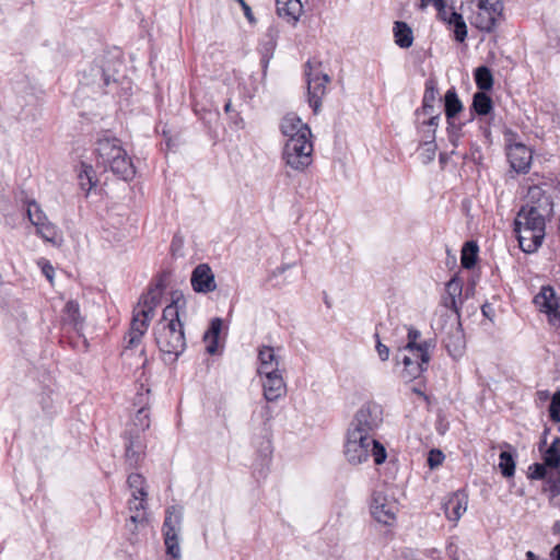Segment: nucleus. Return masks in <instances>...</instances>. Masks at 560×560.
Masks as SVG:
<instances>
[{"label":"nucleus","mask_w":560,"mask_h":560,"mask_svg":"<svg viewBox=\"0 0 560 560\" xmlns=\"http://www.w3.org/2000/svg\"><path fill=\"white\" fill-rule=\"evenodd\" d=\"M320 68L322 65L317 61H308L306 63L307 96L314 113L318 112L322 98L326 94L327 84L330 81L328 74L324 73Z\"/></svg>","instance_id":"nucleus-7"},{"label":"nucleus","mask_w":560,"mask_h":560,"mask_svg":"<svg viewBox=\"0 0 560 560\" xmlns=\"http://www.w3.org/2000/svg\"><path fill=\"white\" fill-rule=\"evenodd\" d=\"M445 114L447 120H452L463 109L462 102L459 101L454 89L448 90L445 93Z\"/></svg>","instance_id":"nucleus-34"},{"label":"nucleus","mask_w":560,"mask_h":560,"mask_svg":"<svg viewBox=\"0 0 560 560\" xmlns=\"http://www.w3.org/2000/svg\"><path fill=\"white\" fill-rule=\"evenodd\" d=\"M383 422L382 407L375 402L363 405L354 415L348 431L365 438H373V433Z\"/></svg>","instance_id":"nucleus-6"},{"label":"nucleus","mask_w":560,"mask_h":560,"mask_svg":"<svg viewBox=\"0 0 560 560\" xmlns=\"http://www.w3.org/2000/svg\"><path fill=\"white\" fill-rule=\"evenodd\" d=\"M135 424L139 427L141 431H144L150 428V417L149 411L144 406H142L135 416Z\"/></svg>","instance_id":"nucleus-43"},{"label":"nucleus","mask_w":560,"mask_h":560,"mask_svg":"<svg viewBox=\"0 0 560 560\" xmlns=\"http://www.w3.org/2000/svg\"><path fill=\"white\" fill-rule=\"evenodd\" d=\"M481 311L486 317H488L489 319H492V317H491L492 307L490 304H488V303L483 304L481 307Z\"/></svg>","instance_id":"nucleus-58"},{"label":"nucleus","mask_w":560,"mask_h":560,"mask_svg":"<svg viewBox=\"0 0 560 560\" xmlns=\"http://www.w3.org/2000/svg\"><path fill=\"white\" fill-rule=\"evenodd\" d=\"M370 456H373L374 463L376 465L383 464L387 457L385 447L383 446V444H381L374 438H373V443H371V447H370Z\"/></svg>","instance_id":"nucleus-42"},{"label":"nucleus","mask_w":560,"mask_h":560,"mask_svg":"<svg viewBox=\"0 0 560 560\" xmlns=\"http://www.w3.org/2000/svg\"><path fill=\"white\" fill-rule=\"evenodd\" d=\"M242 9L244 11V14L245 16L248 19L249 22H253L254 21V16H253V13H252V9L245 2L243 5H242Z\"/></svg>","instance_id":"nucleus-57"},{"label":"nucleus","mask_w":560,"mask_h":560,"mask_svg":"<svg viewBox=\"0 0 560 560\" xmlns=\"http://www.w3.org/2000/svg\"><path fill=\"white\" fill-rule=\"evenodd\" d=\"M506 155L511 167L515 172H528L533 160V153L529 148L523 143H514L508 148Z\"/></svg>","instance_id":"nucleus-15"},{"label":"nucleus","mask_w":560,"mask_h":560,"mask_svg":"<svg viewBox=\"0 0 560 560\" xmlns=\"http://www.w3.org/2000/svg\"><path fill=\"white\" fill-rule=\"evenodd\" d=\"M371 443L373 438L348 431L343 450L347 462L354 466L366 462L370 457Z\"/></svg>","instance_id":"nucleus-10"},{"label":"nucleus","mask_w":560,"mask_h":560,"mask_svg":"<svg viewBox=\"0 0 560 560\" xmlns=\"http://www.w3.org/2000/svg\"><path fill=\"white\" fill-rule=\"evenodd\" d=\"M432 5L438 11V18L448 24L450 13L454 10L448 9L444 0H432Z\"/></svg>","instance_id":"nucleus-44"},{"label":"nucleus","mask_w":560,"mask_h":560,"mask_svg":"<svg viewBox=\"0 0 560 560\" xmlns=\"http://www.w3.org/2000/svg\"><path fill=\"white\" fill-rule=\"evenodd\" d=\"M396 361L404 364L402 376L407 381L419 377L427 371L429 364V362H423L422 359L417 358L415 353L404 352V349L398 350Z\"/></svg>","instance_id":"nucleus-16"},{"label":"nucleus","mask_w":560,"mask_h":560,"mask_svg":"<svg viewBox=\"0 0 560 560\" xmlns=\"http://www.w3.org/2000/svg\"><path fill=\"white\" fill-rule=\"evenodd\" d=\"M549 217L522 206L514 221V232L524 253H534L541 246Z\"/></svg>","instance_id":"nucleus-3"},{"label":"nucleus","mask_w":560,"mask_h":560,"mask_svg":"<svg viewBox=\"0 0 560 560\" xmlns=\"http://www.w3.org/2000/svg\"><path fill=\"white\" fill-rule=\"evenodd\" d=\"M550 556L552 560H560V544L553 547Z\"/></svg>","instance_id":"nucleus-60"},{"label":"nucleus","mask_w":560,"mask_h":560,"mask_svg":"<svg viewBox=\"0 0 560 560\" xmlns=\"http://www.w3.org/2000/svg\"><path fill=\"white\" fill-rule=\"evenodd\" d=\"M261 418L265 420V423L269 422L272 419V409L265 405L261 409Z\"/></svg>","instance_id":"nucleus-56"},{"label":"nucleus","mask_w":560,"mask_h":560,"mask_svg":"<svg viewBox=\"0 0 560 560\" xmlns=\"http://www.w3.org/2000/svg\"><path fill=\"white\" fill-rule=\"evenodd\" d=\"M549 491L551 492L552 497L560 495V471L558 472V479L556 480H549Z\"/></svg>","instance_id":"nucleus-54"},{"label":"nucleus","mask_w":560,"mask_h":560,"mask_svg":"<svg viewBox=\"0 0 560 560\" xmlns=\"http://www.w3.org/2000/svg\"><path fill=\"white\" fill-rule=\"evenodd\" d=\"M395 43L400 48H409L413 43V34L411 27L401 21H396L393 27Z\"/></svg>","instance_id":"nucleus-29"},{"label":"nucleus","mask_w":560,"mask_h":560,"mask_svg":"<svg viewBox=\"0 0 560 560\" xmlns=\"http://www.w3.org/2000/svg\"><path fill=\"white\" fill-rule=\"evenodd\" d=\"M258 374L279 371L280 358L272 347H261L258 351Z\"/></svg>","instance_id":"nucleus-24"},{"label":"nucleus","mask_w":560,"mask_h":560,"mask_svg":"<svg viewBox=\"0 0 560 560\" xmlns=\"http://www.w3.org/2000/svg\"><path fill=\"white\" fill-rule=\"evenodd\" d=\"M190 282L198 293H209L217 289L214 275L207 264H200L192 270Z\"/></svg>","instance_id":"nucleus-17"},{"label":"nucleus","mask_w":560,"mask_h":560,"mask_svg":"<svg viewBox=\"0 0 560 560\" xmlns=\"http://www.w3.org/2000/svg\"><path fill=\"white\" fill-rule=\"evenodd\" d=\"M454 338H455V341L453 343L451 342V339L446 342V348H447L448 352L455 357L457 354H460V352H462V349L464 347V338H463L460 331H457V334Z\"/></svg>","instance_id":"nucleus-46"},{"label":"nucleus","mask_w":560,"mask_h":560,"mask_svg":"<svg viewBox=\"0 0 560 560\" xmlns=\"http://www.w3.org/2000/svg\"><path fill=\"white\" fill-rule=\"evenodd\" d=\"M95 152L98 163L105 170H109L122 180H131L136 175V168L131 159L121 145V141L115 136L104 132L96 141Z\"/></svg>","instance_id":"nucleus-2"},{"label":"nucleus","mask_w":560,"mask_h":560,"mask_svg":"<svg viewBox=\"0 0 560 560\" xmlns=\"http://www.w3.org/2000/svg\"><path fill=\"white\" fill-rule=\"evenodd\" d=\"M424 145H425V149L423 152V158H424L423 162L430 163L431 161L434 160L436 144L434 143V140L431 139V140L425 141Z\"/></svg>","instance_id":"nucleus-52"},{"label":"nucleus","mask_w":560,"mask_h":560,"mask_svg":"<svg viewBox=\"0 0 560 560\" xmlns=\"http://www.w3.org/2000/svg\"><path fill=\"white\" fill-rule=\"evenodd\" d=\"M164 289L165 283L163 279H159L149 288L148 292L141 296L137 306L145 312L150 310V314L155 315V308L161 303Z\"/></svg>","instance_id":"nucleus-22"},{"label":"nucleus","mask_w":560,"mask_h":560,"mask_svg":"<svg viewBox=\"0 0 560 560\" xmlns=\"http://www.w3.org/2000/svg\"><path fill=\"white\" fill-rule=\"evenodd\" d=\"M262 377L264 397L267 401H276L287 393V386L280 371L259 374Z\"/></svg>","instance_id":"nucleus-14"},{"label":"nucleus","mask_w":560,"mask_h":560,"mask_svg":"<svg viewBox=\"0 0 560 560\" xmlns=\"http://www.w3.org/2000/svg\"><path fill=\"white\" fill-rule=\"evenodd\" d=\"M438 90L431 82H427L422 102V113L431 115L434 113V104L436 102Z\"/></svg>","instance_id":"nucleus-39"},{"label":"nucleus","mask_w":560,"mask_h":560,"mask_svg":"<svg viewBox=\"0 0 560 560\" xmlns=\"http://www.w3.org/2000/svg\"><path fill=\"white\" fill-rule=\"evenodd\" d=\"M222 325V319L215 317L211 320L209 329L205 332L203 340L207 342L206 350L209 354H215L218 352L219 335Z\"/></svg>","instance_id":"nucleus-28"},{"label":"nucleus","mask_w":560,"mask_h":560,"mask_svg":"<svg viewBox=\"0 0 560 560\" xmlns=\"http://www.w3.org/2000/svg\"><path fill=\"white\" fill-rule=\"evenodd\" d=\"M62 320L65 325L70 326L75 331L83 328L84 318L81 316L78 302L71 300L66 303Z\"/></svg>","instance_id":"nucleus-26"},{"label":"nucleus","mask_w":560,"mask_h":560,"mask_svg":"<svg viewBox=\"0 0 560 560\" xmlns=\"http://www.w3.org/2000/svg\"><path fill=\"white\" fill-rule=\"evenodd\" d=\"M478 256V246L474 241L466 242L462 249V266L470 269L475 266Z\"/></svg>","instance_id":"nucleus-37"},{"label":"nucleus","mask_w":560,"mask_h":560,"mask_svg":"<svg viewBox=\"0 0 560 560\" xmlns=\"http://www.w3.org/2000/svg\"><path fill=\"white\" fill-rule=\"evenodd\" d=\"M544 463L551 468L560 467V438H556L544 453Z\"/></svg>","instance_id":"nucleus-36"},{"label":"nucleus","mask_w":560,"mask_h":560,"mask_svg":"<svg viewBox=\"0 0 560 560\" xmlns=\"http://www.w3.org/2000/svg\"><path fill=\"white\" fill-rule=\"evenodd\" d=\"M463 285L459 279L456 277L452 278L446 283V292L448 294L447 300L445 301V306L453 310L458 314L459 307L457 305V298L462 295Z\"/></svg>","instance_id":"nucleus-31"},{"label":"nucleus","mask_w":560,"mask_h":560,"mask_svg":"<svg viewBox=\"0 0 560 560\" xmlns=\"http://www.w3.org/2000/svg\"><path fill=\"white\" fill-rule=\"evenodd\" d=\"M448 25L453 26L455 39L463 43L467 37V25L463 15L456 11L450 13Z\"/></svg>","instance_id":"nucleus-33"},{"label":"nucleus","mask_w":560,"mask_h":560,"mask_svg":"<svg viewBox=\"0 0 560 560\" xmlns=\"http://www.w3.org/2000/svg\"><path fill=\"white\" fill-rule=\"evenodd\" d=\"M127 483L131 490V497L137 499L138 495L148 497L145 490V479L140 474H130L127 479Z\"/></svg>","instance_id":"nucleus-38"},{"label":"nucleus","mask_w":560,"mask_h":560,"mask_svg":"<svg viewBox=\"0 0 560 560\" xmlns=\"http://www.w3.org/2000/svg\"><path fill=\"white\" fill-rule=\"evenodd\" d=\"M126 458L130 465H137L140 459V446L135 450L133 442H130L126 447Z\"/></svg>","instance_id":"nucleus-50"},{"label":"nucleus","mask_w":560,"mask_h":560,"mask_svg":"<svg viewBox=\"0 0 560 560\" xmlns=\"http://www.w3.org/2000/svg\"><path fill=\"white\" fill-rule=\"evenodd\" d=\"M460 10L467 13L472 26L491 33L503 18L504 5L502 0H460Z\"/></svg>","instance_id":"nucleus-4"},{"label":"nucleus","mask_w":560,"mask_h":560,"mask_svg":"<svg viewBox=\"0 0 560 560\" xmlns=\"http://www.w3.org/2000/svg\"><path fill=\"white\" fill-rule=\"evenodd\" d=\"M54 380L51 376L47 377V383L43 385L40 394H37V402L40 404L44 413L50 418L56 412V399L54 389Z\"/></svg>","instance_id":"nucleus-23"},{"label":"nucleus","mask_w":560,"mask_h":560,"mask_svg":"<svg viewBox=\"0 0 560 560\" xmlns=\"http://www.w3.org/2000/svg\"><path fill=\"white\" fill-rule=\"evenodd\" d=\"M37 265L40 267L42 273L46 277V279L49 281V283L52 284L54 283L55 269L50 265V262L43 258L39 261H37Z\"/></svg>","instance_id":"nucleus-49"},{"label":"nucleus","mask_w":560,"mask_h":560,"mask_svg":"<svg viewBox=\"0 0 560 560\" xmlns=\"http://www.w3.org/2000/svg\"><path fill=\"white\" fill-rule=\"evenodd\" d=\"M552 206L551 197L542 186L534 185L528 188L523 207L533 208L539 213L551 215Z\"/></svg>","instance_id":"nucleus-13"},{"label":"nucleus","mask_w":560,"mask_h":560,"mask_svg":"<svg viewBox=\"0 0 560 560\" xmlns=\"http://www.w3.org/2000/svg\"><path fill=\"white\" fill-rule=\"evenodd\" d=\"M528 478L540 480L546 477V465L540 463H535L528 468Z\"/></svg>","instance_id":"nucleus-47"},{"label":"nucleus","mask_w":560,"mask_h":560,"mask_svg":"<svg viewBox=\"0 0 560 560\" xmlns=\"http://www.w3.org/2000/svg\"><path fill=\"white\" fill-rule=\"evenodd\" d=\"M276 7L279 16L292 22L299 20L303 10L301 0H276Z\"/></svg>","instance_id":"nucleus-25"},{"label":"nucleus","mask_w":560,"mask_h":560,"mask_svg":"<svg viewBox=\"0 0 560 560\" xmlns=\"http://www.w3.org/2000/svg\"><path fill=\"white\" fill-rule=\"evenodd\" d=\"M499 468L505 478H511L515 474V460L510 452L503 451L499 456Z\"/></svg>","instance_id":"nucleus-40"},{"label":"nucleus","mask_w":560,"mask_h":560,"mask_svg":"<svg viewBox=\"0 0 560 560\" xmlns=\"http://www.w3.org/2000/svg\"><path fill=\"white\" fill-rule=\"evenodd\" d=\"M94 75H100L104 88H109L117 83V78L112 73L109 62L103 63L92 69Z\"/></svg>","instance_id":"nucleus-41"},{"label":"nucleus","mask_w":560,"mask_h":560,"mask_svg":"<svg viewBox=\"0 0 560 560\" xmlns=\"http://www.w3.org/2000/svg\"><path fill=\"white\" fill-rule=\"evenodd\" d=\"M471 109L480 115L486 116L493 109V103L489 95L483 91L474 94Z\"/></svg>","instance_id":"nucleus-32"},{"label":"nucleus","mask_w":560,"mask_h":560,"mask_svg":"<svg viewBox=\"0 0 560 560\" xmlns=\"http://www.w3.org/2000/svg\"><path fill=\"white\" fill-rule=\"evenodd\" d=\"M453 120L454 119L447 120L448 121V132L453 131V132L458 133L460 128H459V126H456Z\"/></svg>","instance_id":"nucleus-61"},{"label":"nucleus","mask_w":560,"mask_h":560,"mask_svg":"<svg viewBox=\"0 0 560 560\" xmlns=\"http://www.w3.org/2000/svg\"><path fill=\"white\" fill-rule=\"evenodd\" d=\"M429 116V119L427 122H424L425 125H428L430 128H432V135H431V139L434 140V132H435V128L438 127V121H439V114L434 115L431 114V115H428Z\"/></svg>","instance_id":"nucleus-55"},{"label":"nucleus","mask_w":560,"mask_h":560,"mask_svg":"<svg viewBox=\"0 0 560 560\" xmlns=\"http://www.w3.org/2000/svg\"><path fill=\"white\" fill-rule=\"evenodd\" d=\"M280 130L285 140L300 139V137L311 138L310 127L304 124L295 114H287L280 122Z\"/></svg>","instance_id":"nucleus-18"},{"label":"nucleus","mask_w":560,"mask_h":560,"mask_svg":"<svg viewBox=\"0 0 560 560\" xmlns=\"http://www.w3.org/2000/svg\"><path fill=\"white\" fill-rule=\"evenodd\" d=\"M458 138H459V135H458V133L453 132V131H451V132H450V141L452 142V144H453L454 147H456V145H457Z\"/></svg>","instance_id":"nucleus-62"},{"label":"nucleus","mask_w":560,"mask_h":560,"mask_svg":"<svg viewBox=\"0 0 560 560\" xmlns=\"http://www.w3.org/2000/svg\"><path fill=\"white\" fill-rule=\"evenodd\" d=\"M183 521V508L172 505L166 509L163 523V535L166 553L178 559L180 557L179 532Z\"/></svg>","instance_id":"nucleus-8"},{"label":"nucleus","mask_w":560,"mask_h":560,"mask_svg":"<svg viewBox=\"0 0 560 560\" xmlns=\"http://www.w3.org/2000/svg\"><path fill=\"white\" fill-rule=\"evenodd\" d=\"M34 205H35L34 199H25V200H23V206L20 211L21 219L24 221L25 218H27L32 225H35V221L33 220V213L31 210L32 206H34Z\"/></svg>","instance_id":"nucleus-48"},{"label":"nucleus","mask_w":560,"mask_h":560,"mask_svg":"<svg viewBox=\"0 0 560 560\" xmlns=\"http://www.w3.org/2000/svg\"><path fill=\"white\" fill-rule=\"evenodd\" d=\"M467 497L464 492L457 491L450 494L443 502L445 516L453 522H457L467 510Z\"/></svg>","instance_id":"nucleus-21"},{"label":"nucleus","mask_w":560,"mask_h":560,"mask_svg":"<svg viewBox=\"0 0 560 560\" xmlns=\"http://www.w3.org/2000/svg\"><path fill=\"white\" fill-rule=\"evenodd\" d=\"M313 142L311 138L285 140L283 147V160L294 171H304L313 162Z\"/></svg>","instance_id":"nucleus-5"},{"label":"nucleus","mask_w":560,"mask_h":560,"mask_svg":"<svg viewBox=\"0 0 560 560\" xmlns=\"http://www.w3.org/2000/svg\"><path fill=\"white\" fill-rule=\"evenodd\" d=\"M78 182L80 189L85 194V196H88L89 192L97 186L98 179L92 165L84 162L81 163L78 171Z\"/></svg>","instance_id":"nucleus-27"},{"label":"nucleus","mask_w":560,"mask_h":560,"mask_svg":"<svg viewBox=\"0 0 560 560\" xmlns=\"http://www.w3.org/2000/svg\"><path fill=\"white\" fill-rule=\"evenodd\" d=\"M145 500L147 497L138 495L137 499L132 498L129 500V521L133 524H142L145 522Z\"/></svg>","instance_id":"nucleus-30"},{"label":"nucleus","mask_w":560,"mask_h":560,"mask_svg":"<svg viewBox=\"0 0 560 560\" xmlns=\"http://www.w3.org/2000/svg\"><path fill=\"white\" fill-rule=\"evenodd\" d=\"M420 337L421 332L418 329L408 327V342L402 348L404 352L415 353L417 358L422 359L423 362H429L431 359L430 349H432L434 345L431 340L418 343Z\"/></svg>","instance_id":"nucleus-20"},{"label":"nucleus","mask_w":560,"mask_h":560,"mask_svg":"<svg viewBox=\"0 0 560 560\" xmlns=\"http://www.w3.org/2000/svg\"><path fill=\"white\" fill-rule=\"evenodd\" d=\"M444 455L439 450H431L428 457V465L430 468H435L442 464Z\"/></svg>","instance_id":"nucleus-51"},{"label":"nucleus","mask_w":560,"mask_h":560,"mask_svg":"<svg viewBox=\"0 0 560 560\" xmlns=\"http://www.w3.org/2000/svg\"><path fill=\"white\" fill-rule=\"evenodd\" d=\"M429 4H432V0H421V3L419 4V9L424 10Z\"/></svg>","instance_id":"nucleus-63"},{"label":"nucleus","mask_w":560,"mask_h":560,"mask_svg":"<svg viewBox=\"0 0 560 560\" xmlns=\"http://www.w3.org/2000/svg\"><path fill=\"white\" fill-rule=\"evenodd\" d=\"M376 338V351L382 361H387L389 358V349L387 346L383 345L380 340L378 334H375Z\"/></svg>","instance_id":"nucleus-53"},{"label":"nucleus","mask_w":560,"mask_h":560,"mask_svg":"<svg viewBox=\"0 0 560 560\" xmlns=\"http://www.w3.org/2000/svg\"><path fill=\"white\" fill-rule=\"evenodd\" d=\"M475 82L480 91H489L493 86V75L486 66H480L475 70Z\"/></svg>","instance_id":"nucleus-35"},{"label":"nucleus","mask_w":560,"mask_h":560,"mask_svg":"<svg viewBox=\"0 0 560 560\" xmlns=\"http://www.w3.org/2000/svg\"><path fill=\"white\" fill-rule=\"evenodd\" d=\"M538 308L546 313L548 322L556 328H560V298L551 287H544L534 299Z\"/></svg>","instance_id":"nucleus-11"},{"label":"nucleus","mask_w":560,"mask_h":560,"mask_svg":"<svg viewBox=\"0 0 560 560\" xmlns=\"http://www.w3.org/2000/svg\"><path fill=\"white\" fill-rule=\"evenodd\" d=\"M549 413L552 421L560 422V390L556 392L552 396Z\"/></svg>","instance_id":"nucleus-45"},{"label":"nucleus","mask_w":560,"mask_h":560,"mask_svg":"<svg viewBox=\"0 0 560 560\" xmlns=\"http://www.w3.org/2000/svg\"><path fill=\"white\" fill-rule=\"evenodd\" d=\"M149 394H150V389L149 388L145 389V394L139 393L138 396H137L136 404L144 405L145 404V396L149 395Z\"/></svg>","instance_id":"nucleus-59"},{"label":"nucleus","mask_w":560,"mask_h":560,"mask_svg":"<svg viewBox=\"0 0 560 560\" xmlns=\"http://www.w3.org/2000/svg\"><path fill=\"white\" fill-rule=\"evenodd\" d=\"M526 560H538V558L535 556V553L533 551H527Z\"/></svg>","instance_id":"nucleus-64"},{"label":"nucleus","mask_w":560,"mask_h":560,"mask_svg":"<svg viewBox=\"0 0 560 560\" xmlns=\"http://www.w3.org/2000/svg\"><path fill=\"white\" fill-rule=\"evenodd\" d=\"M398 502L388 494L386 488L375 490L372 494L371 513L382 524L390 525L396 520Z\"/></svg>","instance_id":"nucleus-9"},{"label":"nucleus","mask_w":560,"mask_h":560,"mask_svg":"<svg viewBox=\"0 0 560 560\" xmlns=\"http://www.w3.org/2000/svg\"><path fill=\"white\" fill-rule=\"evenodd\" d=\"M182 300V293H173L172 303L163 310L162 318L153 329L160 351L165 355H173V360H176L186 348L183 324L178 315Z\"/></svg>","instance_id":"nucleus-1"},{"label":"nucleus","mask_w":560,"mask_h":560,"mask_svg":"<svg viewBox=\"0 0 560 560\" xmlns=\"http://www.w3.org/2000/svg\"><path fill=\"white\" fill-rule=\"evenodd\" d=\"M153 317L154 315L150 314V310L145 312L138 306L133 308L130 329L128 335L125 337L127 342L126 349H132L141 342V339L147 332L149 324Z\"/></svg>","instance_id":"nucleus-12"},{"label":"nucleus","mask_w":560,"mask_h":560,"mask_svg":"<svg viewBox=\"0 0 560 560\" xmlns=\"http://www.w3.org/2000/svg\"><path fill=\"white\" fill-rule=\"evenodd\" d=\"M37 235L55 247H60L63 242L62 232L51 223L45 213L37 209Z\"/></svg>","instance_id":"nucleus-19"}]
</instances>
